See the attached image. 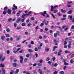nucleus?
<instances>
[{"label":"nucleus","instance_id":"nucleus-1","mask_svg":"<svg viewBox=\"0 0 74 74\" xmlns=\"http://www.w3.org/2000/svg\"><path fill=\"white\" fill-rule=\"evenodd\" d=\"M20 62L21 63H22V62H23V57H22V56H21L20 57Z\"/></svg>","mask_w":74,"mask_h":74},{"label":"nucleus","instance_id":"nucleus-2","mask_svg":"<svg viewBox=\"0 0 74 74\" xmlns=\"http://www.w3.org/2000/svg\"><path fill=\"white\" fill-rule=\"evenodd\" d=\"M15 4H14L13 5V7L14 8H12V10H15L16 9H17V6L15 5Z\"/></svg>","mask_w":74,"mask_h":74},{"label":"nucleus","instance_id":"nucleus-3","mask_svg":"<svg viewBox=\"0 0 74 74\" xmlns=\"http://www.w3.org/2000/svg\"><path fill=\"white\" fill-rule=\"evenodd\" d=\"M2 74H5V70L4 69H2Z\"/></svg>","mask_w":74,"mask_h":74},{"label":"nucleus","instance_id":"nucleus-4","mask_svg":"<svg viewBox=\"0 0 74 74\" xmlns=\"http://www.w3.org/2000/svg\"><path fill=\"white\" fill-rule=\"evenodd\" d=\"M68 19H70V20H72L73 19L72 16L69 15L68 16Z\"/></svg>","mask_w":74,"mask_h":74},{"label":"nucleus","instance_id":"nucleus-5","mask_svg":"<svg viewBox=\"0 0 74 74\" xmlns=\"http://www.w3.org/2000/svg\"><path fill=\"white\" fill-rule=\"evenodd\" d=\"M20 20H21V18L20 17L18 18L16 21V23H19V21H20Z\"/></svg>","mask_w":74,"mask_h":74},{"label":"nucleus","instance_id":"nucleus-6","mask_svg":"<svg viewBox=\"0 0 74 74\" xmlns=\"http://www.w3.org/2000/svg\"><path fill=\"white\" fill-rule=\"evenodd\" d=\"M11 10L10 9H8V11L7 12H8V14H11Z\"/></svg>","mask_w":74,"mask_h":74},{"label":"nucleus","instance_id":"nucleus-7","mask_svg":"<svg viewBox=\"0 0 74 74\" xmlns=\"http://www.w3.org/2000/svg\"><path fill=\"white\" fill-rule=\"evenodd\" d=\"M58 48V47L57 46H55L54 47L53 50V51H55V49Z\"/></svg>","mask_w":74,"mask_h":74},{"label":"nucleus","instance_id":"nucleus-8","mask_svg":"<svg viewBox=\"0 0 74 74\" xmlns=\"http://www.w3.org/2000/svg\"><path fill=\"white\" fill-rule=\"evenodd\" d=\"M19 69H16V71H15L14 73L15 74H18V72H19Z\"/></svg>","mask_w":74,"mask_h":74},{"label":"nucleus","instance_id":"nucleus-9","mask_svg":"<svg viewBox=\"0 0 74 74\" xmlns=\"http://www.w3.org/2000/svg\"><path fill=\"white\" fill-rule=\"evenodd\" d=\"M17 64L16 63H13V67H16V66H17Z\"/></svg>","mask_w":74,"mask_h":74},{"label":"nucleus","instance_id":"nucleus-10","mask_svg":"<svg viewBox=\"0 0 74 74\" xmlns=\"http://www.w3.org/2000/svg\"><path fill=\"white\" fill-rule=\"evenodd\" d=\"M21 12H22V11H19L18 12L17 14V16H19V15H20V13H21Z\"/></svg>","mask_w":74,"mask_h":74},{"label":"nucleus","instance_id":"nucleus-11","mask_svg":"<svg viewBox=\"0 0 74 74\" xmlns=\"http://www.w3.org/2000/svg\"><path fill=\"white\" fill-rule=\"evenodd\" d=\"M72 12H73L72 11V10H70L67 12V14H71L72 13Z\"/></svg>","mask_w":74,"mask_h":74},{"label":"nucleus","instance_id":"nucleus-12","mask_svg":"<svg viewBox=\"0 0 74 74\" xmlns=\"http://www.w3.org/2000/svg\"><path fill=\"white\" fill-rule=\"evenodd\" d=\"M54 37H57V35H58V33H54Z\"/></svg>","mask_w":74,"mask_h":74},{"label":"nucleus","instance_id":"nucleus-13","mask_svg":"<svg viewBox=\"0 0 74 74\" xmlns=\"http://www.w3.org/2000/svg\"><path fill=\"white\" fill-rule=\"evenodd\" d=\"M51 11H53V9L54 8H55L54 7H53V6L51 5Z\"/></svg>","mask_w":74,"mask_h":74},{"label":"nucleus","instance_id":"nucleus-14","mask_svg":"<svg viewBox=\"0 0 74 74\" xmlns=\"http://www.w3.org/2000/svg\"><path fill=\"white\" fill-rule=\"evenodd\" d=\"M28 52H33V50L32 49H29L28 50Z\"/></svg>","mask_w":74,"mask_h":74},{"label":"nucleus","instance_id":"nucleus-15","mask_svg":"<svg viewBox=\"0 0 74 74\" xmlns=\"http://www.w3.org/2000/svg\"><path fill=\"white\" fill-rule=\"evenodd\" d=\"M38 71L39 73H40V74H42V71H41V69H39Z\"/></svg>","mask_w":74,"mask_h":74},{"label":"nucleus","instance_id":"nucleus-16","mask_svg":"<svg viewBox=\"0 0 74 74\" xmlns=\"http://www.w3.org/2000/svg\"><path fill=\"white\" fill-rule=\"evenodd\" d=\"M51 15L52 17H53V18L54 19H55V16L54 15H53V14H51Z\"/></svg>","mask_w":74,"mask_h":74},{"label":"nucleus","instance_id":"nucleus-17","mask_svg":"<svg viewBox=\"0 0 74 74\" xmlns=\"http://www.w3.org/2000/svg\"><path fill=\"white\" fill-rule=\"evenodd\" d=\"M49 49L48 48H46L45 49V51L46 52H48L49 51Z\"/></svg>","mask_w":74,"mask_h":74},{"label":"nucleus","instance_id":"nucleus-18","mask_svg":"<svg viewBox=\"0 0 74 74\" xmlns=\"http://www.w3.org/2000/svg\"><path fill=\"white\" fill-rule=\"evenodd\" d=\"M8 10V8L7 7H6L4 8V11H6V10Z\"/></svg>","mask_w":74,"mask_h":74},{"label":"nucleus","instance_id":"nucleus-19","mask_svg":"<svg viewBox=\"0 0 74 74\" xmlns=\"http://www.w3.org/2000/svg\"><path fill=\"white\" fill-rule=\"evenodd\" d=\"M61 10L63 13H65V12H66L65 10H64L63 9H61Z\"/></svg>","mask_w":74,"mask_h":74},{"label":"nucleus","instance_id":"nucleus-20","mask_svg":"<svg viewBox=\"0 0 74 74\" xmlns=\"http://www.w3.org/2000/svg\"><path fill=\"white\" fill-rule=\"evenodd\" d=\"M26 16L25 15V14H23L22 15L21 17L22 18H25V16Z\"/></svg>","mask_w":74,"mask_h":74},{"label":"nucleus","instance_id":"nucleus-21","mask_svg":"<svg viewBox=\"0 0 74 74\" xmlns=\"http://www.w3.org/2000/svg\"><path fill=\"white\" fill-rule=\"evenodd\" d=\"M34 50L35 51H36V52L38 51V49H37V47H35L34 49Z\"/></svg>","mask_w":74,"mask_h":74},{"label":"nucleus","instance_id":"nucleus-22","mask_svg":"<svg viewBox=\"0 0 74 74\" xmlns=\"http://www.w3.org/2000/svg\"><path fill=\"white\" fill-rule=\"evenodd\" d=\"M11 72L10 73V74H13V73L14 72V70H11Z\"/></svg>","mask_w":74,"mask_h":74},{"label":"nucleus","instance_id":"nucleus-23","mask_svg":"<svg viewBox=\"0 0 74 74\" xmlns=\"http://www.w3.org/2000/svg\"><path fill=\"white\" fill-rule=\"evenodd\" d=\"M58 12V10H55L53 11V13H56Z\"/></svg>","mask_w":74,"mask_h":74},{"label":"nucleus","instance_id":"nucleus-24","mask_svg":"<svg viewBox=\"0 0 74 74\" xmlns=\"http://www.w3.org/2000/svg\"><path fill=\"white\" fill-rule=\"evenodd\" d=\"M71 41H69V45H71Z\"/></svg>","mask_w":74,"mask_h":74},{"label":"nucleus","instance_id":"nucleus-25","mask_svg":"<svg viewBox=\"0 0 74 74\" xmlns=\"http://www.w3.org/2000/svg\"><path fill=\"white\" fill-rule=\"evenodd\" d=\"M47 63L48 64H49V65H51V64L52 62H51V61H49Z\"/></svg>","mask_w":74,"mask_h":74},{"label":"nucleus","instance_id":"nucleus-26","mask_svg":"<svg viewBox=\"0 0 74 74\" xmlns=\"http://www.w3.org/2000/svg\"><path fill=\"white\" fill-rule=\"evenodd\" d=\"M17 59H14V62L15 63H16V62H17Z\"/></svg>","mask_w":74,"mask_h":74},{"label":"nucleus","instance_id":"nucleus-27","mask_svg":"<svg viewBox=\"0 0 74 74\" xmlns=\"http://www.w3.org/2000/svg\"><path fill=\"white\" fill-rule=\"evenodd\" d=\"M25 25H26V23H24L22 24V26H25Z\"/></svg>","mask_w":74,"mask_h":74},{"label":"nucleus","instance_id":"nucleus-28","mask_svg":"<svg viewBox=\"0 0 74 74\" xmlns=\"http://www.w3.org/2000/svg\"><path fill=\"white\" fill-rule=\"evenodd\" d=\"M65 53H70V52L67 51V50H66L65 51Z\"/></svg>","mask_w":74,"mask_h":74},{"label":"nucleus","instance_id":"nucleus-29","mask_svg":"<svg viewBox=\"0 0 74 74\" xmlns=\"http://www.w3.org/2000/svg\"><path fill=\"white\" fill-rule=\"evenodd\" d=\"M4 38V36H2L1 37V40H3Z\"/></svg>","mask_w":74,"mask_h":74},{"label":"nucleus","instance_id":"nucleus-30","mask_svg":"<svg viewBox=\"0 0 74 74\" xmlns=\"http://www.w3.org/2000/svg\"><path fill=\"white\" fill-rule=\"evenodd\" d=\"M29 56H30V54H27L26 55V57L27 58H29Z\"/></svg>","mask_w":74,"mask_h":74},{"label":"nucleus","instance_id":"nucleus-31","mask_svg":"<svg viewBox=\"0 0 74 74\" xmlns=\"http://www.w3.org/2000/svg\"><path fill=\"white\" fill-rule=\"evenodd\" d=\"M57 14L59 16H62V14H60V13L59 12L57 13Z\"/></svg>","mask_w":74,"mask_h":74},{"label":"nucleus","instance_id":"nucleus-32","mask_svg":"<svg viewBox=\"0 0 74 74\" xmlns=\"http://www.w3.org/2000/svg\"><path fill=\"white\" fill-rule=\"evenodd\" d=\"M38 65L39 66H42L41 64V63H38Z\"/></svg>","mask_w":74,"mask_h":74},{"label":"nucleus","instance_id":"nucleus-33","mask_svg":"<svg viewBox=\"0 0 74 74\" xmlns=\"http://www.w3.org/2000/svg\"><path fill=\"white\" fill-rule=\"evenodd\" d=\"M21 21L22 22H25V19L23 18L21 20Z\"/></svg>","mask_w":74,"mask_h":74},{"label":"nucleus","instance_id":"nucleus-34","mask_svg":"<svg viewBox=\"0 0 74 74\" xmlns=\"http://www.w3.org/2000/svg\"><path fill=\"white\" fill-rule=\"evenodd\" d=\"M62 28H68V27L67 26H63L62 27Z\"/></svg>","mask_w":74,"mask_h":74},{"label":"nucleus","instance_id":"nucleus-35","mask_svg":"<svg viewBox=\"0 0 74 74\" xmlns=\"http://www.w3.org/2000/svg\"><path fill=\"white\" fill-rule=\"evenodd\" d=\"M50 60V59H49V57H48L46 59V60L47 61H49Z\"/></svg>","mask_w":74,"mask_h":74},{"label":"nucleus","instance_id":"nucleus-36","mask_svg":"<svg viewBox=\"0 0 74 74\" xmlns=\"http://www.w3.org/2000/svg\"><path fill=\"white\" fill-rule=\"evenodd\" d=\"M66 18H61V20L62 21H64V20H66Z\"/></svg>","mask_w":74,"mask_h":74},{"label":"nucleus","instance_id":"nucleus-37","mask_svg":"<svg viewBox=\"0 0 74 74\" xmlns=\"http://www.w3.org/2000/svg\"><path fill=\"white\" fill-rule=\"evenodd\" d=\"M44 26V23H41L40 25V26L41 27V26Z\"/></svg>","mask_w":74,"mask_h":74},{"label":"nucleus","instance_id":"nucleus-38","mask_svg":"<svg viewBox=\"0 0 74 74\" xmlns=\"http://www.w3.org/2000/svg\"><path fill=\"white\" fill-rule=\"evenodd\" d=\"M39 62H40V63H42V60H39Z\"/></svg>","mask_w":74,"mask_h":74},{"label":"nucleus","instance_id":"nucleus-39","mask_svg":"<svg viewBox=\"0 0 74 74\" xmlns=\"http://www.w3.org/2000/svg\"><path fill=\"white\" fill-rule=\"evenodd\" d=\"M6 31L7 32H9L10 31V29L8 28L7 29Z\"/></svg>","mask_w":74,"mask_h":74},{"label":"nucleus","instance_id":"nucleus-40","mask_svg":"<svg viewBox=\"0 0 74 74\" xmlns=\"http://www.w3.org/2000/svg\"><path fill=\"white\" fill-rule=\"evenodd\" d=\"M11 20H12V19L10 18L8 20V22H11Z\"/></svg>","mask_w":74,"mask_h":74},{"label":"nucleus","instance_id":"nucleus-41","mask_svg":"<svg viewBox=\"0 0 74 74\" xmlns=\"http://www.w3.org/2000/svg\"><path fill=\"white\" fill-rule=\"evenodd\" d=\"M4 65L3 64H1L0 67H4Z\"/></svg>","mask_w":74,"mask_h":74},{"label":"nucleus","instance_id":"nucleus-42","mask_svg":"<svg viewBox=\"0 0 74 74\" xmlns=\"http://www.w3.org/2000/svg\"><path fill=\"white\" fill-rule=\"evenodd\" d=\"M5 36L7 37H10V35H9V34H7L5 35Z\"/></svg>","mask_w":74,"mask_h":74},{"label":"nucleus","instance_id":"nucleus-43","mask_svg":"<svg viewBox=\"0 0 74 74\" xmlns=\"http://www.w3.org/2000/svg\"><path fill=\"white\" fill-rule=\"evenodd\" d=\"M57 32L56 33H57V34H58V35H60V32L59 31H57Z\"/></svg>","mask_w":74,"mask_h":74},{"label":"nucleus","instance_id":"nucleus-44","mask_svg":"<svg viewBox=\"0 0 74 74\" xmlns=\"http://www.w3.org/2000/svg\"><path fill=\"white\" fill-rule=\"evenodd\" d=\"M33 72L34 73V74H36V71L35 70H34V71H33Z\"/></svg>","mask_w":74,"mask_h":74},{"label":"nucleus","instance_id":"nucleus-45","mask_svg":"<svg viewBox=\"0 0 74 74\" xmlns=\"http://www.w3.org/2000/svg\"><path fill=\"white\" fill-rule=\"evenodd\" d=\"M64 64H65V65H68V63H66V62H65V61H64Z\"/></svg>","mask_w":74,"mask_h":74},{"label":"nucleus","instance_id":"nucleus-46","mask_svg":"<svg viewBox=\"0 0 74 74\" xmlns=\"http://www.w3.org/2000/svg\"><path fill=\"white\" fill-rule=\"evenodd\" d=\"M60 74H64V72L63 71H61L60 72Z\"/></svg>","mask_w":74,"mask_h":74},{"label":"nucleus","instance_id":"nucleus-47","mask_svg":"<svg viewBox=\"0 0 74 74\" xmlns=\"http://www.w3.org/2000/svg\"><path fill=\"white\" fill-rule=\"evenodd\" d=\"M32 25V24L31 23H29V24H27V26L28 27Z\"/></svg>","mask_w":74,"mask_h":74},{"label":"nucleus","instance_id":"nucleus-48","mask_svg":"<svg viewBox=\"0 0 74 74\" xmlns=\"http://www.w3.org/2000/svg\"><path fill=\"white\" fill-rule=\"evenodd\" d=\"M21 39V38H20V37H18L16 39L17 40H20Z\"/></svg>","mask_w":74,"mask_h":74},{"label":"nucleus","instance_id":"nucleus-49","mask_svg":"<svg viewBox=\"0 0 74 74\" xmlns=\"http://www.w3.org/2000/svg\"><path fill=\"white\" fill-rule=\"evenodd\" d=\"M73 57H74V54L72 55V56H71V58H73Z\"/></svg>","mask_w":74,"mask_h":74},{"label":"nucleus","instance_id":"nucleus-50","mask_svg":"<svg viewBox=\"0 0 74 74\" xmlns=\"http://www.w3.org/2000/svg\"><path fill=\"white\" fill-rule=\"evenodd\" d=\"M6 13H7V12L5 11H4L3 12V14L4 15H5V14H6Z\"/></svg>","mask_w":74,"mask_h":74},{"label":"nucleus","instance_id":"nucleus-51","mask_svg":"<svg viewBox=\"0 0 74 74\" xmlns=\"http://www.w3.org/2000/svg\"><path fill=\"white\" fill-rule=\"evenodd\" d=\"M32 11H30L28 12V14L29 15H30V14H32Z\"/></svg>","mask_w":74,"mask_h":74},{"label":"nucleus","instance_id":"nucleus-52","mask_svg":"<svg viewBox=\"0 0 74 74\" xmlns=\"http://www.w3.org/2000/svg\"><path fill=\"white\" fill-rule=\"evenodd\" d=\"M54 42L55 43H57V40L55 39L54 40Z\"/></svg>","mask_w":74,"mask_h":74},{"label":"nucleus","instance_id":"nucleus-53","mask_svg":"<svg viewBox=\"0 0 74 74\" xmlns=\"http://www.w3.org/2000/svg\"><path fill=\"white\" fill-rule=\"evenodd\" d=\"M58 56H60L61 55V53L60 52H58Z\"/></svg>","mask_w":74,"mask_h":74},{"label":"nucleus","instance_id":"nucleus-54","mask_svg":"<svg viewBox=\"0 0 74 74\" xmlns=\"http://www.w3.org/2000/svg\"><path fill=\"white\" fill-rule=\"evenodd\" d=\"M58 74V72L56 71H55L54 73V74Z\"/></svg>","mask_w":74,"mask_h":74},{"label":"nucleus","instance_id":"nucleus-55","mask_svg":"<svg viewBox=\"0 0 74 74\" xmlns=\"http://www.w3.org/2000/svg\"><path fill=\"white\" fill-rule=\"evenodd\" d=\"M58 65V64L56 63L54 64V66H55V67H56Z\"/></svg>","mask_w":74,"mask_h":74},{"label":"nucleus","instance_id":"nucleus-56","mask_svg":"<svg viewBox=\"0 0 74 74\" xmlns=\"http://www.w3.org/2000/svg\"><path fill=\"white\" fill-rule=\"evenodd\" d=\"M19 52L20 53H23V50H21L19 51Z\"/></svg>","mask_w":74,"mask_h":74},{"label":"nucleus","instance_id":"nucleus-57","mask_svg":"<svg viewBox=\"0 0 74 74\" xmlns=\"http://www.w3.org/2000/svg\"><path fill=\"white\" fill-rule=\"evenodd\" d=\"M42 15H43V16H45V14L44 13H42Z\"/></svg>","mask_w":74,"mask_h":74},{"label":"nucleus","instance_id":"nucleus-58","mask_svg":"<svg viewBox=\"0 0 74 74\" xmlns=\"http://www.w3.org/2000/svg\"><path fill=\"white\" fill-rule=\"evenodd\" d=\"M28 32H25V34H26V35H27V34H28Z\"/></svg>","mask_w":74,"mask_h":74},{"label":"nucleus","instance_id":"nucleus-59","mask_svg":"<svg viewBox=\"0 0 74 74\" xmlns=\"http://www.w3.org/2000/svg\"><path fill=\"white\" fill-rule=\"evenodd\" d=\"M21 47V45L16 46L17 47Z\"/></svg>","mask_w":74,"mask_h":74},{"label":"nucleus","instance_id":"nucleus-60","mask_svg":"<svg viewBox=\"0 0 74 74\" xmlns=\"http://www.w3.org/2000/svg\"><path fill=\"white\" fill-rule=\"evenodd\" d=\"M71 33H69L68 34V36H71Z\"/></svg>","mask_w":74,"mask_h":74},{"label":"nucleus","instance_id":"nucleus-61","mask_svg":"<svg viewBox=\"0 0 74 74\" xmlns=\"http://www.w3.org/2000/svg\"><path fill=\"white\" fill-rule=\"evenodd\" d=\"M29 21H30L29 20H27L26 21V23H28V22H29Z\"/></svg>","mask_w":74,"mask_h":74},{"label":"nucleus","instance_id":"nucleus-62","mask_svg":"<svg viewBox=\"0 0 74 74\" xmlns=\"http://www.w3.org/2000/svg\"><path fill=\"white\" fill-rule=\"evenodd\" d=\"M31 43L32 44H34V42H33V41H32L31 42Z\"/></svg>","mask_w":74,"mask_h":74},{"label":"nucleus","instance_id":"nucleus-63","mask_svg":"<svg viewBox=\"0 0 74 74\" xmlns=\"http://www.w3.org/2000/svg\"><path fill=\"white\" fill-rule=\"evenodd\" d=\"M71 63H73V60L71 59L70 61Z\"/></svg>","mask_w":74,"mask_h":74},{"label":"nucleus","instance_id":"nucleus-64","mask_svg":"<svg viewBox=\"0 0 74 74\" xmlns=\"http://www.w3.org/2000/svg\"><path fill=\"white\" fill-rule=\"evenodd\" d=\"M43 37L44 38H47V36L44 35L43 36Z\"/></svg>","mask_w":74,"mask_h":74}]
</instances>
